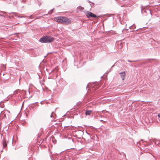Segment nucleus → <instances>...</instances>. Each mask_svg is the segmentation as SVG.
I'll use <instances>...</instances> for the list:
<instances>
[{
	"mask_svg": "<svg viewBox=\"0 0 160 160\" xmlns=\"http://www.w3.org/2000/svg\"><path fill=\"white\" fill-rule=\"evenodd\" d=\"M9 112V111H8V110H6L5 111V112H3V111H2L1 112V114L2 115H3V114H4V117H6V115H5V114H4V113H5V112Z\"/></svg>",
	"mask_w": 160,
	"mask_h": 160,
	"instance_id": "0eeeda50",
	"label": "nucleus"
},
{
	"mask_svg": "<svg viewBox=\"0 0 160 160\" xmlns=\"http://www.w3.org/2000/svg\"><path fill=\"white\" fill-rule=\"evenodd\" d=\"M32 15H30V18H32Z\"/></svg>",
	"mask_w": 160,
	"mask_h": 160,
	"instance_id": "f3484780",
	"label": "nucleus"
},
{
	"mask_svg": "<svg viewBox=\"0 0 160 160\" xmlns=\"http://www.w3.org/2000/svg\"><path fill=\"white\" fill-rule=\"evenodd\" d=\"M128 62H132V61H130V60H128Z\"/></svg>",
	"mask_w": 160,
	"mask_h": 160,
	"instance_id": "dca6fc26",
	"label": "nucleus"
},
{
	"mask_svg": "<svg viewBox=\"0 0 160 160\" xmlns=\"http://www.w3.org/2000/svg\"><path fill=\"white\" fill-rule=\"evenodd\" d=\"M158 116L159 118H160V113H159V114H158Z\"/></svg>",
	"mask_w": 160,
	"mask_h": 160,
	"instance_id": "ddd939ff",
	"label": "nucleus"
},
{
	"mask_svg": "<svg viewBox=\"0 0 160 160\" xmlns=\"http://www.w3.org/2000/svg\"><path fill=\"white\" fill-rule=\"evenodd\" d=\"M0 12H2V13H4V14L6 13L5 12H4L2 11H0Z\"/></svg>",
	"mask_w": 160,
	"mask_h": 160,
	"instance_id": "9b49d317",
	"label": "nucleus"
},
{
	"mask_svg": "<svg viewBox=\"0 0 160 160\" xmlns=\"http://www.w3.org/2000/svg\"><path fill=\"white\" fill-rule=\"evenodd\" d=\"M86 14V16L88 18H89L90 17L94 18H95L97 17V16L96 15H95L93 13L90 12H87Z\"/></svg>",
	"mask_w": 160,
	"mask_h": 160,
	"instance_id": "7ed1b4c3",
	"label": "nucleus"
},
{
	"mask_svg": "<svg viewBox=\"0 0 160 160\" xmlns=\"http://www.w3.org/2000/svg\"><path fill=\"white\" fill-rule=\"evenodd\" d=\"M54 10V8L52 9V10H51V11L52 12L53 11V10Z\"/></svg>",
	"mask_w": 160,
	"mask_h": 160,
	"instance_id": "2eb2a0df",
	"label": "nucleus"
},
{
	"mask_svg": "<svg viewBox=\"0 0 160 160\" xmlns=\"http://www.w3.org/2000/svg\"><path fill=\"white\" fill-rule=\"evenodd\" d=\"M0 16L1 17H3L4 16L1 14H0Z\"/></svg>",
	"mask_w": 160,
	"mask_h": 160,
	"instance_id": "4468645a",
	"label": "nucleus"
},
{
	"mask_svg": "<svg viewBox=\"0 0 160 160\" xmlns=\"http://www.w3.org/2000/svg\"><path fill=\"white\" fill-rule=\"evenodd\" d=\"M159 142H160V140H159Z\"/></svg>",
	"mask_w": 160,
	"mask_h": 160,
	"instance_id": "412c9836",
	"label": "nucleus"
},
{
	"mask_svg": "<svg viewBox=\"0 0 160 160\" xmlns=\"http://www.w3.org/2000/svg\"><path fill=\"white\" fill-rule=\"evenodd\" d=\"M50 117H51V118H52V117H53V116L52 115V113L51 114V115Z\"/></svg>",
	"mask_w": 160,
	"mask_h": 160,
	"instance_id": "f8f14e48",
	"label": "nucleus"
},
{
	"mask_svg": "<svg viewBox=\"0 0 160 160\" xmlns=\"http://www.w3.org/2000/svg\"><path fill=\"white\" fill-rule=\"evenodd\" d=\"M152 141L154 142L155 144L157 145L159 142L157 143L156 139H152Z\"/></svg>",
	"mask_w": 160,
	"mask_h": 160,
	"instance_id": "1a4fd4ad",
	"label": "nucleus"
},
{
	"mask_svg": "<svg viewBox=\"0 0 160 160\" xmlns=\"http://www.w3.org/2000/svg\"><path fill=\"white\" fill-rule=\"evenodd\" d=\"M0 107L1 108H3V104H2V103H0Z\"/></svg>",
	"mask_w": 160,
	"mask_h": 160,
	"instance_id": "9d476101",
	"label": "nucleus"
},
{
	"mask_svg": "<svg viewBox=\"0 0 160 160\" xmlns=\"http://www.w3.org/2000/svg\"><path fill=\"white\" fill-rule=\"evenodd\" d=\"M55 21L59 23H64L66 24H70L71 22V20L69 18L64 17H58L54 18Z\"/></svg>",
	"mask_w": 160,
	"mask_h": 160,
	"instance_id": "f257e3e1",
	"label": "nucleus"
},
{
	"mask_svg": "<svg viewBox=\"0 0 160 160\" xmlns=\"http://www.w3.org/2000/svg\"><path fill=\"white\" fill-rule=\"evenodd\" d=\"M42 102H40V103H41V104H42Z\"/></svg>",
	"mask_w": 160,
	"mask_h": 160,
	"instance_id": "6ab92c4d",
	"label": "nucleus"
},
{
	"mask_svg": "<svg viewBox=\"0 0 160 160\" xmlns=\"http://www.w3.org/2000/svg\"><path fill=\"white\" fill-rule=\"evenodd\" d=\"M92 111L91 110H87L85 112V114L86 115H89L90 114Z\"/></svg>",
	"mask_w": 160,
	"mask_h": 160,
	"instance_id": "423d86ee",
	"label": "nucleus"
},
{
	"mask_svg": "<svg viewBox=\"0 0 160 160\" xmlns=\"http://www.w3.org/2000/svg\"><path fill=\"white\" fill-rule=\"evenodd\" d=\"M101 121H103L102 120H100Z\"/></svg>",
	"mask_w": 160,
	"mask_h": 160,
	"instance_id": "a211bd4d",
	"label": "nucleus"
},
{
	"mask_svg": "<svg viewBox=\"0 0 160 160\" xmlns=\"http://www.w3.org/2000/svg\"><path fill=\"white\" fill-rule=\"evenodd\" d=\"M119 74L122 80H124L126 76V73L124 71L120 72L119 73Z\"/></svg>",
	"mask_w": 160,
	"mask_h": 160,
	"instance_id": "20e7f679",
	"label": "nucleus"
},
{
	"mask_svg": "<svg viewBox=\"0 0 160 160\" xmlns=\"http://www.w3.org/2000/svg\"><path fill=\"white\" fill-rule=\"evenodd\" d=\"M135 28V24H133L132 26H130V29H134Z\"/></svg>",
	"mask_w": 160,
	"mask_h": 160,
	"instance_id": "6e6552de",
	"label": "nucleus"
},
{
	"mask_svg": "<svg viewBox=\"0 0 160 160\" xmlns=\"http://www.w3.org/2000/svg\"><path fill=\"white\" fill-rule=\"evenodd\" d=\"M54 40L53 38L50 36H46L41 38L39 41L42 43H50L53 42Z\"/></svg>",
	"mask_w": 160,
	"mask_h": 160,
	"instance_id": "f03ea898",
	"label": "nucleus"
},
{
	"mask_svg": "<svg viewBox=\"0 0 160 160\" xmlns=\"http://www.w3.org/2000/svg\"><path fill=\"white\" fill-rule=\"evenodd\" d=\"M22 17H22V16L21 17V18H22Z\"/></svg>",
	"mask_w": 160,
	"mask_h": 160,
	"instance_id": "aec40b11",
	"label": "nucleus"
},
{
	"mask_svg": "<svg viewBox=\"0 0 160 160\" xmlns=\"http://www.w3.org/2000/svg\"><path fill=\"white\" fill-rule=\"evenodd\" d=\"M2 143L3 144V148H5L7 146V144L5 140L4 139H3L2 141Z\"/></svg>",
	"mask_w": 160,
	"mask_h": 160,
	"instance_id": "39448f33",
	"label": "nucleus"
}]
</instances>
